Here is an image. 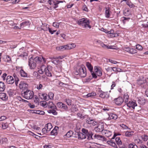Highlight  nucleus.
<instances>
[{
  "label": "nucleus",
  "instance_id": "f257e3e1",
  "mask_svg": "<svg viewBox=\"0 0 148 148\" xmlns=\"http://www.w3.org/2000/svg\"><path fill=\"white\" fill-rule=\"evenodd\" d=\"M43 61L42 60V59L39 57H37L34 59L32 58H30L29 60V66L31 69H34L36 66V64H40L43 62L44 63L46 62L45 59L42 57Z\"/></svg>",
  "mask_w": 148,
  "mask_h": 148
},
{
  "label": "nucleus",
  "instance_id": "f03ea898",
  "mask_svg": "<svg viewBox=\"0 0 148 148\" xmlns=\"http://www.w3.org/2000/svg\"><path fill=\"white\" fill-rule=\"evenodd\" d=\"M42 63V64L40 67V69L38 71V72L40 74H42L44 73L48 77L52 76V74L51 73V71L52 70V67L50 66H48L47 67L46 66L43 65Z\"/></svg>",
  "mask_w": 148,
  "mask_h": 148
},
{
  "label": "nucleus",
  "instance_id": "7ed1b4c3",
  "mask_svg": "<svg viewBox=\"0 0 148 148\" xmlns=\"http://www.w3.org/2000/svg\"><path fill=\"white\" fill-rule=\"evenodd\" d=\"M74 73L76 75H79L81 77H85L86 75V71L85 66L82 64L78 66L74 72Z\"/></svg>",
  "mask_w": 148,
  "mask_h": 148
},
{
  "label": "nucleus",
  "instance_id": "20e7f679",
  "mask_svg": "<svg viewBox=\"0 0 148 148\" xmlns=\"http://www.w3.org/2000/svg\"><path fill=\"white\" fill-rule=\"evenodd\" d=\"M77 24L83 28L88 27L89 29L91 27L90 25L89 21L87 18H83L80 19L77 22Z\"/></svg>",
  "mask_w": 148,
  "mask_h": 148
},
{
  "label": "nucleus",
  "instance_id": "39448f33",
  "mask_svg": "<svg viewBox=\"0 0 148 148\" xmlns=\"http://www.w3.org/2000/svg\"><path fill=\"white\" fill-rule=\"evenodd\" d=\"M34 92L29 90H27L22 93V96L25 99L27 100L31 99L34 95Z\"/></svg>",
  "mask_w": 148,
  "mask_h": 148
},
{
  "label": "nucleus",
  "instance_id": "423d86ee",
  "mask_svg": "<svg viewBox=\"0 0 148 148\" xmlns=\"http://www.w3.org/2000/svg\"><path fill=\"white\" fill-rule=\"evenodd\" d=\"M100 30L106 33L109 34V36L110 37H114L118 36V34L117 33H114V31L113 29H111L110 31H108L106 29L102 28Z\"/></svg>",
  "mask_w": 148,
  "mask_h": 148
},
{
  "label": "nucleus",
  "instance_id": "0eeeda50",
  "mask_svg": "<svg viewBox=\"0 0 148 148\" xmlns=\"http://www.w3.org/2000/svg\"><path fill=\"white\" fill-rule=\"evenodd\" d=\"M76 47L75 43L69 44L64 46H61V51L69 50L74 48Z\"/></svg>",
  "mask_w": 148,
  "mask_h": 148
},
{
  "label": "nucleus",
  "instance_id": "6e6552de",
  "mask_svg": "<svg viewBox=\"0 0 148 148\" xmlns=\"http://www.w3.org/2000/svg\"><path fill=\"white\" fill-rule=\"evenodd\" d=\"M62 1H58L57 0H49L48 3L52 6H53L54 8L55 9L58 7V4L60 3H63Z\"/></svg>",
  "mask_w": 148,
  "mask_h": 148
},
{
  "label": "nucleus",
  "instance_id": "1a4fd4ad",
  "mask_svg": "<svg viewBox=\"0 0 148 148\" xmlns=\"http://www.w3.org/2000/svg\"><path fill=\"white\" fill-rule=\"evenodd\" d=\"M126 104L127 106L132 110L134 109L135 107L137 106V104L135 101H130L128 103H127Z\"/></svg>",
  "mask_w": 148,
  "mask_h": 148
},
{
  "label": "nucleus",
  "instance_id": "9d476101",
  "mask_svg": "<svg viewBox=\"0 0 148 148\" xmlns=\"http://www.w3.org/2000/svg\"><path fill=\"white\" fill-rule=\"evenodd\" d=\"M31 23L29 21L23 22L20 24V27L21 28L26 29L30 27Z\"/></svg>",
  "mask_w": 148,
  "mask_h": 148
},
{
  "label": "nucleus",
  "instance_id": "9b49d317",
  "mask_svg": "<svg viewBox=\"0 0 148 148\" xmlns=\"http://www.w3.org/2000/svg\"><path fill=\"white\" fill-rule=\"evenodd\" d=\"M110 8L108 7L105 8V17L108 18H110L112 14V12Z\"/></svg>",
  "mask_w": 148,
  "mask_h": 148
},
{
  "label": "nucleus",
  "instance_id": "f8f14e48",
  "mask_svg": "<svg viewBox=\"0 0 148 148\" xmlns=\"http://www.w3.org/2000/svg\"><path fill=\"white\" fill-rule=\"evenodd\" d=\"M114 101L116 105L120 106L124 102V99L121 97H119L117 98H115L114 100Z\"/></svg>",
  "mask_w": 148,
  "mask_h": 148
},
{
  "label": "nucleus",
  "instance_id": "ddd939ff",
  "mask_svg": "<svg viewBox=\"0 0 148 148\" xmlns=\"http://www.w3.org/2000/svg\"><path fill=\"white\" fill-rule=\"evenodd\" d=\"M99 97L103 99H107L108 98L110 95L108 92H105L101 91L99 95Z\"/></svg>",
  "mask_w": 148,
  "mask_h": 148
},
{
  "label": "nucleus",
  "instance_id": "4468645a",
  "mask_svg": "<svg viewBox=\"0 0 148 148\" xmlns=\"http://www.w3.org/2000/svg\"><path fill=\"white\" fill-rule=\"evenodd\" d=\"M38 96L40 99L47 101L49 99L48 95L45 93L41 92L38 94Z\"/></svg>",
  "mask_w": 148,
  "mask_h": 148
},
{
  "label": "nucleus",
  "instance_id": "2eb2a0df",
  "mask_svg": "<svg viewBox=\"0 0 148 148\" xmlns=\"http://www.w3.org/2000/svg\"><path fill=\"white\" fill-rule=\"evenodd\" d=\"M86 122L87 123L92 124L93 125H95L97 123V122L90 117H88L86 119Z\"/></svg>",
  "mask_w": 148,
  "mask_h": 148
},
{
  "label": "nucleus",
  "instance_id": "dca6fc26",
  "mask_svg": "<svg viewBox=\"0 0 148 148\" xmlns=\"http://www.w3.org/2000/svg\"><path fill=\"white\" fill-rule=\"evenodd\" d=\"M28 85L25 82L21 81L19 85V87L21 89L24 90L28 88Z\"/></svg>",
  "mask_w": 148,
  "mask_h": 148
},
{
  "label": "nucleus",
  "instance_id": "f3484780",
  "mask_svg": "<svg viewBox=\"0 0 148 148\" xmlns=\"http://www.w3.org/2000/svg\"><path fill=\"white\" fill-rule=\"evenodd\" d=\"M124 50L132 54H134L137 52L136 50L135 49L130 47L125 48Z\"/></svg>",
  "mask_w": 148,
  "mask_h": 148
},
{
  "label": "nucleus",
  "instance_id": "a211bd4d",
  "mask_svg": "<svg viewBox=\"0 0 148 148\" xmlns=\"http://www.w3.org/2000/svg\"><path fill=\"white\" fill-rule=\"evenodd\" d=\"M6 82L8 84H12L14 82V79L11 76H8L6 79Z\"/></svg>",
  "mask_w": 148,
  "mask_h": 148
},
{
  "label": "nucleus",
  "instance_id": "6ab92c4d",
  "mask_svg": "<svg viewBox=\"0 0 148 148\" xmlns=\"http://www.w3.org/2000/svg\"><path fill=\"white\" fill-rule=\"evenodd\" d=\"M103 126L102 125H99L98 126L95 127L94 130L96 132H100L103 131Z\"/></svg>",
  "mask_w": 148,
  "mask_h": 148
},
{
  "label": "nucleus",
  "instance_id": "aec40b11",
  "mask_svg": "<svg viewBox=\"0 0 148 148\" xmlns=\"http://www.w3.org/2000/svg\"><path fill=\"white\" fill-rule=\"evenodd\" d=\"M94 138L99 140H102L106 141L107 140L106 139L104 136L101 135L95 134L94 136Z\"/></svg>",
  "mask_w": 148,
  "mask_h": 148
},
{
  "label": "nucleus",
  "instance_id": "412c9836",
  "mask_svg": "<svg viewBox=\"0 0 148 148\" xmlns=\"http://www.w3.org/2000/svg\"><path fill=\"white\" fill-rule=\"evenodd\" d=\"M59 127L55 126L51 132V135L56 136L58 134Z\"/></svg>",
  "mask_w": 148,
  "mask_h": 148
},
{
  "label": "nucleus",
  "instance_id": "4be33fe9",
  "mask_svg": "<svg viewBox=\"0 0 148 148\" xmlns=\"http://www.w3.org/2000/svg\"><path fill=\"white\" fill-rule=\"evenodd\" d=\"M109 117L108 118V120L111 119L116 120L117 118V115L115 114L112 113H110L108 115Z\"/></svg>",
  "mask_w": 148,
  "mask_h": 148
},
{
  "label": "nucleus",
  "instance_id": "5701e85b",
  "mask_svg": "<svg viewBox=\"0 0 148 148\" xmlns=\"http://www.w3.org/2000/svg\"><path fill=\"white\" fill-rule=\"evenodd\" d=\"M146 80L143 78H139L137 80V83L138 84L141 85L145 83Z\"/></svg>",
  "mask_w": 148,
  "mask_h": 148
},
{
  "label": "nucleus",
  "instance_id": "b1692460",
  "mask_svg": "<svg viewBox=\"0 0 148 148\" xmlns=\"http://www.w3.org/2000/svg\"><path fill=\"white\" fill-rule=\"evenodd\" d=\"M8 97L6 93H0V99L3 101H6L8 99Z\"/></svg>",
  "mask_w": 148,
  "mask_h": 148
},
{
  "label": "nucleus",
  "instance_id": "393cba45",
  "mask_svg": "<svg viewBox=\"0 0 148 148\" xmlns=\"http://www.w3.org/2000/svg\"><path fill=\"white\" fill-rule=\"evenodd\" d=\"M48 105L49 108L53 109H57L56 106L52 102L49 101Z\"/></svg>",
  "mask_w": 148,
  "mask_h": 148
},
{
  "label": "nucleus",
  "instance_id": "a878e982",
  "mask_svg": "<svg viewBox=\"0 0 148 148\" xmlns=\"http://www.w3.org/2000/svg\"><path fill=\"white\" fill-rule=\"evenodd\" d=\"M78 137L79 140H82L86 138V136L84 134L80 132L78 134Z\"/></svg>",
  "mask_w": 148,
  "mask_h": 148
},
{
  "label": "nucleus",
  "instance_id": "bb28decb",
  "mask_svg": "<svg viewBox=\"0 0 148 148\" xmlns=\"http://www.w3.org/2000/svg\"><path fill=\"white\" fill-rule=\"evenodd\" d=\"M103 133H104L105 136L107 137H110L112 135V132L108 130H103Z\"/></svg>",
  "mask_w": 148,
  "mask_h": 148
},
{
  "label": "nucleus",
  "instance_id": "cd10ccee",
  "mask_svg": "<svg viewBox=\"0 0 148 148\" xmlns=\"http://www.w3.org/2000/svg\"><path fill=\"white\" fill-rule=\"evenodd\" d=\"M107 143L115 148H117V147L115 142L112 140H108L107 141Z\"/></svg>",
  "mask_w": 148,
  "mask_h": 148
},
{
  "label": "nucleus",
  "instance_id": "c85d7f7f",
  "mask_svg": "<svg viewBox=\"0 0 148 148\" xmlns=\"http://www.w3.org/2000/svg\"><path fill=\"white\" fill-rule=\"evenodd\" d=\"M5 88V86L4 82H0V92L4 91Z\"/></svg>",
  "mask_w": 148,
  "mask_h": 148
},
{
  "label": "nucleus",
  "instance_id": "c756f323",
  "mask_svg": "<svg viewBox=\"0 0 148 148\" xmlns=\"http://www.w3.org/2000/svg\"><path fill=\"white\" fill-rule=\"evenodd\" d=\"M45 127L47 129V131L49 132L52 128V126L51 123H48L45 126Z\"/></svg>",
  "mask_w": 148,
  "mask_h": 148
},
{
  "label": "nucleus",
  "instance_id": "7c9ffc66",
  "mask_svg": "<svg viewBox=\"0 0 148 148\" xmlns=\"http://www.w3.org/2000/svg\"><path fill=\"white\" fill-rule=\"evenodd\" d=\"M86 65L90 72L91 73H92V72L93 68L91 64L89 62H86Z\"/></svg>",
  "mask_w": 148,
  "mask_h": 148
},
{
  "label": "nucleus",
  "instance_id": "2f4dec72",
  "mask_svg": "<svg viewBox=\"0 0 148 148\" xmlns=\"http://www.w3.org/2000/svg\"><path fill=\"white\" fill-rule=\"evenodd\" d=\"M20 74L21 76L23 77H28V74L23 70L21 69L20 70Z\"/></svg>",
  "mask_w": 148,
  "mask_h": 148
},
{
  "label": "nucleus",
  "instance_id": "473e14b6",
  "mask_svg": "<svg viewBox=\"0 0 148 148\" xmlns=\"http://www.w3.org/2000/svg\"><path fill=\"white\" fill-rule=\"evenodd\" d=\"M134 132V131H127L125 132V135L127 137H130L133 135Z\"/></svg>",
  "mask_w": 148,
  "mask_h": 148
},
{
  "label": "nucleus",
  "instance_id": "72a5a7b5",
  "mask_svg": "<svg viewBox=\"0 0 148 148\" xmlns=\"http://www.w3.org/2000/svg\"><path fill=\"white\" fill-rule=\"evenodd\" d=\"M14 90L12 89H10L8 91L7 93L10 97H12L14 95Z\"/></svg>",
  "mask_w": 148,
  "mask_h": 148
},
{
  "label": "nucleus",
  "instance_id": "f704fd0d",
  "mask_svg": "<svg viewBox=\"0 0 148 148\" xmlns=\"http://www.w3.org/2000/svg\"><path fill=\"white\" fill-rule=\"evenodd\" d=\"M115 141L118 145H121L122 144V142L119 137H116L115 138Z\"/></svg>",
  "mask_w": 148,
  "mask_h": 148
},
{
  "label": "nucleus",
  "instance_id": "c9c22d12",
  "mask_svg": "<svg viewBox=\"0 0 148 148\" xmlns=\"http://www.w3.org/2000/svg\"><path fill=\"white\" fill-rule=\"evenodd\" d=\"M129 98V96L127 93H125L124 94L123 99H124V100L125 103H127L128 102Z\"/></svg>",
  "mask_w": 148,
  "mask_h": 148
},
{
  "label": "nucleus",
  "instance_id": "e433bc0d",
  "mask_svg": "<svg viewBox=\"0 0 148 148\" xmlns=\"http://www.w3.org/2000/svg\"><path fill=\"white\" fill-rule=\"evenodd\" d=\"M73 134V132L72 131H69L67 133L64 135V137L66 136L68 138H70L71 137Z\"/></svg>",
  "mask_w": 148,
  "mask_h": 148
},
{
  "label": "nucleus",
  "instance_id": "4c0bfd02",
  "mask_svg": "<svg viewBox=\"0 0 148 148\" xmlns=\"http://www.w3.org/2000/svg\"><path fill=\"white\" fill-rule=\"evenodd\" d=\"M126 4L130 8H133L135 6L134 5L130 0L127 1V2H126Z\"/></svg>",
  "mask_w": 148,
  "mask_h": 148
},
{
  "label": "nucleus",
  "instance_id": "58836bf2",
  "mask_svg": "<svg viewBox=\"0 0 148 148\" xmlns=\"http://www.w3.org/2000/svg\"><path fill=\"white\" fill-rule=\"evenodd\" d=\"M92 134L91 132H89V133L86 135V138L87 139L90 140L92 139Z\"/></svg>",
  "mask_w": 148,
  "mask_h": 148
},
{
  "label": "nucleus",
  "instance_id": "ea45409f",
  "mask_svg": "<svg viewBox=\"0 0 148 148\" xmlns=\"http://www.w3.org/2000/svg\"><path fill=\"white\" fill-rule=\"evenodd\" d=\"M108 69L109 70H112L113 71L115 72L119 71V68H117L116 67H108Z\"/></svg>",
  "mask_w": 148,
  "mask_h": 148
},
{
  "label": "nucleus",
  "instance_id": "a19ab883",
  "mask_svg": "<svg viewBox=\"0 0 148 148\" xmlns=\"http://www.w3.org/2000/svg\"><path fill=\"white\" fill-rule=\"evenodd\" d=\"M55 110L52 109V110H48V112L49 113H52L54 115H56L57 114V112Z\"/></svg>",
  "mask_w": 148,
  "mask_h": 148
},
{
  "label": "nucleus",
  "instance_id": "79ce46f5",
  "mask_svg": "<svg viewBox=\"0 0 148 148\" xmlns=\"http://www.w3.org/2000/svg\"><path fill=\"white\" fill-rule=\"evenodd\" d=\"M40 104L41 106L45 108L47 107L48 106V104L47 102L45 101H41Z\"/></svg>",
  "mask_w": 148,
  "mask_h": 148
},
{
  "label": "nucleus",
  "instance_id": "37998d69",
  "mask_svg": "<svg viewBox=\"0 0 148 148\" xmlns=\"http://www.w3.org/2000/svg\"><path fill=\"white\" fill-rule=\"evenodd\" d=\"M141 138L144 141H147L148 140V136L146 135H143L141 137Z\"/></svg>",
  "mask_w": 148,
  "mask_h": 148
},
{
  "label": "nucleus",
  "instance_id": "c03bdc74",
  "mask_svg": "<svg viewBox=\"0 0 148 148\" xmlns=\"http://www.w3.org/2000/svg\"><path fill=\"white\" fill-rule=\"evenodd\" d=\"M43 85L40 82L36 86V88L38 90L42 89V88L43 87Z\"/></svg>",
  "mask_w": 148,
  "mask_h": 148
},
{
  "label": "nucleus",
  "instance_id": "a18cd8bd",
  "mask_svg": "<svg viewBox=\"0 0 148 148\" xmlns=\"http://www.w3.org/2000/svg\"><path fill=\"white\" fill-rule=\"evenodd\" d=\"M54 96V94L53 92H50L48 94V98L49 97L51 99H53Z\"/></svg>",
  "mask_w": 148,
  "mask_h": 148
},
{
  "label": "nucleus",
  "instance_id": "49530a36",
  "mask_svg": "<svg viewBox=\"0 0 148 148\" xmlns=\"http://www.w3.org/2000/svg\"><path fill=\"white\" fill-rule=\"evenodd\" d=\"M96 95V93L94 92H92L90 93H89L87 95V97H90L92 96H95Z\"/></svg>",
  "mask_w": 148,
  "mask_h": 148
},
{
  "label": "nucleus",
  "instance_id": "de8ad7c7",
  "mask_svg": "<svg viewBox=\"0 0 148 148\" xmlns=\"http://www.w3.org/2000/svg\"><path fill=\"white\" fill-rule=\"evenodd\" d=\"M2 128L3 129H5L8 127V125L7 123H3L2 124Z\"/></svg>",
  "mask_w": 148,
  "mask_h": 148
},
{
  "label": "nucleus",
  "instance_id": "09e8293b",
  "mask_svg": "<svg viewBox=\"0 0 148 148\" xmlns=\"http://www.w3.org/2000/svg\"><path fill=\"white\" fill-rule=\"evenodd\" d=\"M101 69V68L99 66H96L94 67V70L95 72L96 73Z\"/></svg>",
  "mask_w": 148,
  "mask_h": 148
},
{
  "label": "nucleus",
  "instance_id": "8fccbe9b",
  "mask_svg": "<svg viewBox=\"0 0 148 148\" xmlns=\"http://www.w3.org/2000/svg\"><path fill=\"white\" fill-rule=\"evenodd\" d=\"M5 61L7 62L11 61V58L9 56H6Z\"/></svg>",
  "mask_w": 148,
  "mask_h": 148
},
{
  "label": "nucleus",
  "instance_id": "3c124183",
  "mask_svg": "<svg viewBox=\"0 0 148 148\" xmlns=\"http://www.w3.org/2000/svg\"><path fill=\"white\" fill-rule=\"evenodd\" d=\"M129 148H138V146L135 144H130L129 146Z\"/></svg>",
  "mask_w": 148,
  "mask_h": 148
},
{
  "label": "nucleus",
  "instance_id": "603ef678",
  "mask_svg": "<svg viewBox=\"0 0 148 148\" xmlns=\"http://www.w3.org/2000/svg\"><path fill=\"white\" fill-rule=\"evenodd\" d=\"M120 125L121 127H122L123 129H124L126 130L127 129H130V128H129L127 126L124 124H121Z\"/></svg>",
  "mask_w": 148,
  "mask_h": 148
},
{
  "label": "nucleus",
  "instance_id": "864d4df0",
  "mask_svg": "<svg viewBox=\"0 0 148 148\" xmlns=\"http://www.w3.org/2000/svg\"><path fill=\"white\" fill-rule=\"evenodd\" d=\"M136 49L139 50H141L143 49V47L140 45L138 44L136 45Z\"/></svg>",
  "mask_w": 148,
  "mask_h": 148
},
{
  "label": "nucleus",
  "instance_id": "5fc2aeb1",
  "mask_svg": "<svg viewBox=\"0 0 148 148\" xmlns=\"http://www.w3.org/2000/svg\"><path fill=\"white\" fill-rule=\"evenodd\" d=\"M13 76L14 77L15 79V83L16 86H17L18 83V82L19 81L16 75H13Z\"/></svg>",
  "mask_w": 148,
  "mask_h": 148
},
{
  "label": "nucleus",
  "instance_id": "6e6d98bb",
  "mask_svg": "<svg viewBox=\"0 0 148 148\" xmlns=\"http://www.w3.org/2000/svg\"><path fill=\"white\" fill-rule=\"evenodd\" d=\"M82 133L84 134L85 135H86L89 133L87 130L84 128L82 129Z\"/></svg>",
  "mask_w": 148,
  "mask_h": 148
},
{
  "label": "nucleus",
  "instance_id": "4d7b16f0",
  "mask_svg": "<svg viewBox=\"0 0 148 148\" xmlns=\"http://www.w3.org/2000/svg\"><path fill=\"white\" fill-rule=\"evenodd\" d=\"M27 133H28V134L29 135H31L34 136V135L35 136H37L38 137H39V138H40L41 137L40 136H39L36 134H35L34 133L32 132H31V131H28L27 132Z\"/></svg>",
  "mask_w": 148,
  "mask_h": 148
},
{
  "label": "nucleus",
  "instance_id": "13d9d810",
  "mask_svg": "<svg viewBox=\"0 0 148 148\" xmlns=\"http://www.w3.org/2000/svg\"><path fill=\"white\" fill-rule=\"evenodd\" d=\"M145 100L141 99H139V103L141 105L144 104L145 102Z\"/></svg>",
  "mask_w": 148,
  "mask_h": 148
},
{
  "label": "nucleus",
  "instance_id": "bf43d9fd",
  "mask_svg": "<svg viewBox=\"0 0 148 148\" xmlns=\"http://www.w3.org/2000/svg\"><path fill=\"white\" fill-rule=\"evenodd\" d=\"M62 108H60L64 109L65 110H67L68 109V107L67 106L64 104V103L62 104L61 106Z\"/></svg>",
  "mask_w": 148,
  "mask_h": 148
},
{
  "label": "nucleus",
  "instance_id": "052dcab7",
  "mask_svg": "<svg viewBox=\"0 0 148 148\" xmlns=\"http://www.w3.org/2000/svg\"><path fill=\"white\" fill-rule=\"evenodd\" d=\"M53 25L56 28H58L59 27V23L56 22H53Z\"/></svg>",
  "mask_w": 148,
  "mask_h": 148
},
{
  "label": "nucleus",
  "instance_id": "680f3d73",
  "mask_svg": "<svg viewBox=\"0 0 148 148\" xmlns=\"http://www.w3.org/2000/svg\"><path fill=\"white\" fill-rule=\"evenodd\" d=\"M63 103L61 102H59L57 103V106L58 108H62L61 106L62 105Z\"/></svg>",
  "mask_w": 148,
  "mask_h": 148
},
{
  "label": "nucleus",
  "instance_id": "e2e57ef3",
  "mask_svg": "<svg viewBox=\"0 0 148 148\" xmlns=\"http://www.w3.org/2000/svg\"><path fill=\"white\" fill-rule=\"evenodd\" d=\"M66 101L67 104L68 105H71V100L70 99H66Z\"/></svg>",
  "mask_w": 148,
  "mask_h": 148
},
{
  "label": "nucleus",
  "instance_id": "0e129e2a",
  "mask_svg": "<svg viewBox=\"0 0 148 148\" xmlns=\"http://www.w3.org/2000/svg\"><path fill=\"white\" fill-rule=\"evenodd\" d=\"M96 73L97 75L100 77L102 75V73L100 69Z\"/></svg>",
  "mask_w": 148,
  "mask_h": 148
},
{
  "label": "nucleus",
  "instance_id": "69168bd1",
  "mask_svg": "<svg viewBox=\"0 0 148 148\" xmlns=\"http://www.w3.org/2000/svg\"><path fill=\"white\" fill-rule=\"evenodd\" d=\"M48 30L49 32L51 34H53V33L56 32V30H52L51 28L48 27Z\"/></svg>",
  "mask_w": 148,
  "mask_h": 148
},
{
  "label": "nucleus",
  "instance_id": "338daca9",
  "mask_svg": "<svg viewBox=\"0 0 148 148\" xmlns=\"http://www.w3.org/2000/svg\"><path fill=\"white\" fill-rule=\"evenodd\" d=\"M42 132L44 134H45L48 132L47 131V129L45 127L43 128L42 130Z\"/></svg>",
  "mask_w": 148,
  "mask_h": 148
},
{
  "label": "nucleus",
  "instance_id": "774afa93",
  "mask_svg": "<svg viewBox=\"0 0 148 148\" xmlns=\"http://www.w3.org/2000/svg\"><path fill=\"white\" fill-rule=\"evenodd\" d=\"M83 10L84 11L88 12V9L86 6L85 5L83 7Z\"/></svg>",
  "mask_w": 148,
  "mask_h": 148
}]
</instances>
